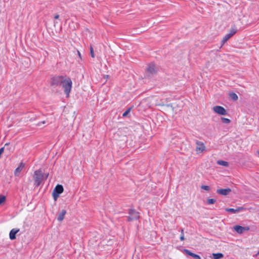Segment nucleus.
<instances>
[{"instance_id":"7ed1b4c3","label":"nucleus","mask_w":259,"mask_h":259,"mask_svg":"<svg viewBox=\"0 0 259 259\" xmlns=\"http://www.w3.org/2000/svg\"><path fill=\"white\" fill-rule=\"evenodd\" d=\"M157 68L155 65L153 63H150L146 70V75L148 77H151L157 72Z\"/></svg>"},{"instance_id":"a878e982","label":"nucleus","mask_w":259,"mask_h":259,"mask_svg":"<svg viewBox=\"0 0 259 259\" xmlns=\"http://www.w3.org/2000/svg\"><path fill=\"white\" fill-rule=\"evenodd\" d=\"M130 111V109H127L126 111H125L123 114H122V116H125Z\"/></svg>"},{"instance_id":"4be33fe9","label":"nucleus","mask_w":259,"mask_h":259,"mask_svg":"<svg viewBox=\"0 0 259 259\" xmlns=\"http://www.w3.org/2000/svg\"><path fill=\"white\" fill-rule=\"evenodd\" d=\"M9 144H10V143H7L6 144H5L4 147H3L0 149V154H2L4 152L5 147L9 146Z\"/></svg>"},{"instance_id":"b1692460","label":"nucleus","mask_w":259,"mask_h":259,"mask_svg":"<svg viewBox=\"0 0 259 259\" xmlns=\"http://www.w3.org/2000/svg\"><path fill=\"white\" fill-rule=\"evenodd\" d=\"M201 189L205 190L206 191H209L210 190V187L206 185H202L201 187Z\"/></svg>"},{"instance_id":"1a4fd4ad","label":"nucleus","mask_w":259,"mask_h":259,"mask_svg":"<svg viewBox=\"0 0 259 259\" xmlns=\"http://www.w3.org/2000/svg\"><path fill=\"white\" fill-rule=\"evenodd\" d=\"M231 192V189L229 188L226 189H220L217 190V193L218 194L227 196Z\"/></svg>"},{"instance_id":"39448f33","label":"nucleus","mask_w":259,"mask_h":259,"mask_svg":"<svg viewBox=\"0 0 259 259\" xmlns=\"http://www.w3.org/2000/svg\"><path fill=\"white\" fill-rule=\"evenodd\" d=\"M63 187L61 185L58 184L55 187L53 192V196L55 201L59 197L60 194L63 193Z\"/></svg>"},{"instance_id":"f704fd0d","label":"nucleus","mask_w":259,"mask_h":259,"mask_svg":"<svg viewBox=\"0 0 259 259\" xmlns=\"http://www.w3.org/2000/svg\"><path fill=\"white\" fill-rule=\"evenodd\" d=\"M257 153H258V154H259V150H258V151H257Z\"/></svg>"},{"instance_id":"a211bd4d","label":"nucleus","mask_w":259,"mask_h":259,"mask_svg":"<svg viewBox=\"0 0 259 259\" xmlns=\"http://www.w3.org/2000/svg\"><path fill=\"white\" fill-rule=\"evenodd\" d=\"M217 163L224 166H228L229 165L228 162L223 160H219L218 161Z\"/></svg>"},{"instance_id":"423d86ee","label":"nucleus","mask_w":259,"mask_h":259,"mask_svg":"<svg viewBox=\"0 0 259 259\" xmlns=\"http://www.w3.org/2000/svg\"><path fill=\"white\" fill-rule=\"evenodd\" d=\"M196 151L197 153H202L205 150V146L203 142L196 141Z\"/></svg>"},{"instance_id":"c85d7f7f","label":"nucleus","mask_w":259,"mask_h":259,"mask_svg":"<svg viewBox=\"0 0 259 259\" xmlns=\"http://www.w3.org/2000/svg\"><path fill=\"white\" fill-rule=\"evenodd\" d=\"M59 18V15L57 14L55 16H54V18L56 19H57Z\"/></svg>"},{"instance_id":"6e6552de","label":"nucleus","mask_w":259,"mask_h":259,"mask_svg":"<svg viewBox=\"0 0 259 259\" xmlns=\"http://www.w3.org/2000/svg\"><path fill=\"white\" fill-rule=\"evenodd\" d=\"M234 229L235 230V231L239 233V234H242L245 231H248L249 230V228L248 227H242L241 226L237 225L235 226L234 227Z\"/></svg>"},{"instance_id":"72a5a7b5","label":"nucleus","mask_w":259,"mask_h":259,"mask_svg":"<svg viewBox=\"0 0 259 259\" xmlns=\"http://www.w3.org/2000/svg\"><path fill=\"white\" fill-rule=\"evenodd\" d=\"M48 176H49V174H47L46 176V177H48Z\"/></svg>"},{"instance_id":"393cba45","label":"nucleus","mask_w":259,"mask_h":259,"mask_svg":"<svg viewBox=\"0 0 259 259\" xmlns=\"http://www.w3.org/2000/svg\"><path fill=\"white\" fill-rule=\"evenodd\" d=\"M236 32V31L235 30L232 29L229 34H231V36H232L234 34H235Z\"/></svg>"},{"instance_id":"f8f14e48","label":"nucleus","mask_w":259,"mask_h":259,"mask_svg":"<svg viewBox=\"0 0 259 259\" xmlns=\"http://www.w3.org/2000/svg\"><path fill=\"white\" fill-rule=\"evenodd\" d=\"M243 209V207H238L236 209L227 208H226V211H228V212H230L232 213H238V212H240V211L242 210Z\"/></svg>"},{"instance_id":"0eeeda50","label":"nucleus","mask_w":259,"mask_h":259,"mask_svg":"<svg viewBox=\"0 0 259 259\" xmlns=\"http://www.w3.org/2000/svg\"><path fill=\"white\" fill-rule=\"evenodd\" d=\"M213 111L215 113H217L220 115H225L227 114L226 110H225V109L224 107H223L222 106H214L213 108Z\"/></svg>"},{"instance_id":"bb28decb","label":"nucleus","mask_w":259,"mask_h":259,"mask_svg":"<svg viewBox=\"0 0 259 259\" xmlns=\"http://www.w3.org/2000/svg\"><path fill=\"white\" fill-rule=\"evenodd\" d=\"M45 123H46V121H41V122H40L38 123L37 124V125L40 126L41 124H45Z\"/></svg>"},{"instance_id":"5701e85b","label":"nucleus","mask_w":259,"mask_h":259,"mask_svg":"<svg viewBox=\"0 0 259 259\" xmlns=\"http://www.w3.org/2000/svg\"><path fill=\"white\" fill-rule=\"evenodd\" d=\"M6 201V197L3 195H0V204L4 203Z\"/></svg>"},{"instance_id":"c756f323","label":"nucleus","mask_w":259,"mask_h":259,"mask_svg":"<svg viewBox=\"0 0 259 259\" xmlns=\"http://www.w3.org/2000/svg\"><path fill=\"white\" fill-rule=\"evenodd\" d=\"M181 235H184L183 229L181 230Z\"/></svg>"},{"instance_id":"9d476101","label":"nucleus","mask_w":259,"mask_h":259,"mask_svg":"<svg viewBox=\"0 0 259 259\" xmlns=\"http://www.w3.org/2000/svg\"><path fill=\"white\" fill-rule=\"evenodd\" d=\"M20 229L17 228H14L10 231L9 234L10 239L11 240H14L16 239V234L19 232Z\"/></svg>"},{"instance_id":"f03ea898","label":"nucleus","mask_w":259,"mask_h":259,"mask_svg":"<svg viewBox=\"0 0 259 259\" xmlns=\"http://www.w3.org/2000/svg\"><path fill=\"white\" fill-rule=\"evenodd\" d=\"M44 177V174L41 169H38L34 171L33 179L34 180V185L36 187H38L42 180Z\"/></svg>"},{"instance_id":"7c9ffc66","label":"nucleus","mask_w":259,"mask_h":259,"mask_svg":"<svg viewBox=\"0 0 259 259\" xmlns=\"http://www.w3.org/2000/svg\"><path fill=\"white\" fill-rule=\"evenodd\" d=\"M78 56H79V57L80 58L81 57V55H80V53L79 51H78Z\"/></svg>"},{"instance_id":"ddd939ff","label":"nucleus","mask_w":259,"mask_h":259,"mask_svg":"<svg viewBox=\"0 0 259 259\" xmlns=\"http://www.w3.org/2000/svg\"><path fill=\"white\" fill-rule=\"evenodd\" d=\"M66 213V211L64 209H63L61 212L59 213L58 217V221L59 222H61L63 220L64 218V216L65 214Z\"/></svg>"},{"instance_id":"f257e3e1","label":"nucleus","mask_w":259,"mask_h":259,"mask_svg":"<svg viewBox=\"0 0 259 259\" xmlns=\"http://www.w3.org/2000/svg\"><path fill=\"white\" fill-rule=\"evenodd\" d=\"M72 82L70 78L67 76H54L51 78V86L62 85L64 88V93L68 97L72 89Z\"/></svg>"},{"instance_id":"9b49d317","label":"nucleus","mask_w":259,"mask_h":259,"mask_svg":"<svg viewBox=\"0 0 259 259\" xmlns=\"http://www.w3.org/2000/svg\"><path fill=\"white\" fill-rule=\"evenodd\" d=\"M184 252H185L186 254H187V255H190V256L193 257L195 259H201V257H200V256L199 255H197L196 254H195V253L191 252L188 249H184Z\"/></svg>"},{"instance_id":"aec40b11","label":"nucleus","mask_w":259,"mask_h":259,"mask_svg":"<svg viewBox=\"0 0 259 259\" xmlns=\"http://www.w3.org/2000/svg\"><path fill=\"white\" fill-rule=\"evenodd\" d=\"M90 55L92 58L95 57V54L94 52V49L93 47L91 45L90 47Z\"/></svg>"},{"instance_id":"2f4dec72","label":"nucleus","mask_w":259,"mask_h":259,"mask_svg":"<svg viewBox=\"0 0 259 259\" xmlns=\"http://www.w3.org/2000/svg\"><path fill=\"white\" fill-rule=\"evenodd\" d=\"M48 176H49V174H47L46 176V177H48Z\"/></svg>"},{"instance_id":"2eb2a0df","label":"nucleus","mask_w":259,"mask_h":259,"mask_svg":"<svg viewBox=\"0 0 259 259\" xmlns=\"http://www.w3.org/2000/svg\"><path fill=\"white\" fill-rule=\"evenodd\" d=\"M213 259H220L224 257V254L222 253H217L212 254Z\"/></svg>"},{"instance_id":"4468645a","label":"nucleus","mask_w":259,"mask_h":259,"mask_svg":"<svg viewBox=\"0 0 259 259\" xmlns=\"http://www.w3.org/2000/svg\"><path fill=\"white\" fill-rule=\"evenodd\" d=\"M24 166V164L23 163H21L20 165L15 170V176H18L19 175V174L22 170Z\"/></svg>"},{"instance_id":"473e14b6","label":"nucleus","mask_w":259,"mask_h":259,"mask_svg":"<svg viewBox=\"0 0 259 259\" xmlns=\"http://www.w3.org/2000/svg\"><path fill=\"white\" fill-rule=\"evenodd\" d=\"M48 176H49V174H47L46 176V177H48Z\"/></svg>"},{"instance_id":"20e7f679","label":"nucleus","mask_w":259,"mask_h":259,"mask_svg":"<svg viewBox=\"0 0 259 259\" xmlns=\"http://www.w3.org/2000/svg\"><path fill=\"white\" fill-rule=\"evenodd\" d=\"M129 216L128 217V221L131 222L134 220H137L140 218L139 212L135 209L131 208L128 210Z\"/></svg>"},{"instance_id":"6ab92c4d","label":"nucleus","mask_w":259,"mask_h":259,"mask_svg":"<svg viewBox=\"0 0 259 259\" xmlns=\"http://www.w3.org/2000/svg\"><path fill=\"white\" fill-rule=\"evenodd\" d=\"M221 119L223 123H224L228 124L231 122V120L227 118L222 117Z\"/></svg>"},{"instance_id":"dca6fc26","label":"nucleus","mask_w":259,"mask_h":259,"mask_svg":"<svg viewBox=\"0 0 259 259\" xmlns=\"http://www.w3.org/2000/svg\"><path fill=\"white\" fill-rule=\"evenodd\" d=\"M229 96L233 101H237L238 99V96L234 93H230Z\"/></svg>"},{"instance_id":"412c9836","label":"nucleus","mask_w":259,"mask_h":259,"mask_svg":"<svg viewBox=\"0 0 259 259\" xmlns=\"http://www.w3.org/2000/svg\"><path fill=\"white\" fill-rule=\"evenodd\" d=\"M216 202L215 199L211 198L207 200V202L209 204H214Z\"/></svg>"},{"instance_id":"cd10ccee","label":"nucleus","mask_w":259,"mask_h":259,"mask_svg":"<svg viewBox=\"0 0 259 259\" xmlns=\"http://www.w3.org/2000/svg\"><path fill=\"white\" fill-rule=\"evenodd\" d=\"M185 239V238H184V235H181L180 236V240L181 241H183Z\"/></svg>"},{"instance_id":"f3484780","label":"nucleus","mask_w":259,"mask_h":259,"mask_svg":"<svg viewBox=\"0 0 259 259\" xmlns=\"http://www.w3.org/2000/svg\"><path fill=\"white\" fill-rule=\"evenodd\" d=\"M231 36V34H227L223 38L222 42L224 44Z\"/></svg>"}]
</instances>
